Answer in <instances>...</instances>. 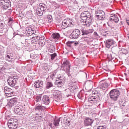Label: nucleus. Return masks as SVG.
<instances>
[{"mask_svg": "<svg viewBox=\"0 0 129 129\" xmlns=\"http://www.w3.org/2000/svg\"><path fill=\"white\" fill-rule=\"evenodd\" d=\"M46 10H47V6L44 3H40L37 8V13L41 16L43 15Z\"/></svg>", "mask_w": 129, "mask_h": 129, "instance_id": "1", "label": "nucleus"}, {"mask_svg": "<svg viewBox=\"0 0 129 129\" xmlns=\"http://www.w3.org/2000/svg\"><path fill=\"white\" fill-rule=\"evenodd\" d=\"M120 92L117 89L112 90L110 92V98L114 101H117Z\"/></svg>", "mask_w": 129, "mask_h": 129, "instance_id": "2", "label": "nucleus"}, {"mask_svg": "<svg viewBox=\"0 0 129 129\" xmlns=\"http://www.w3.org/2000/svg\"><path fill=\"white\" fill-rule=\"evenodd\" d=\"M73 21L72 20L70 19V18H67L62 21L61 28L63 29H66L68 27H70L73 25Z\"/></svg>", "mask_w": 129, "mask_h": 129, "instance_id": "3", "label": "nucleus"}, {"mask_svg": "<svg viewBox=\"0 0 129 129\" xmlns=\"http://www.w3.org/2000/svg\"><path fill=\"white\" fill-rule=\"evenodd\" d=\"M96 17L98 20H103L105 18V13L103 10H97L96 11Z\"/></svg>", "mask_w": 129, "mask_h": 129, "instance_id": "4", "label": "nucleus"}, {"mask_svg": "<svg viewBox=\"0 0 129 129\" xmlns=\"http://www.w3.org/2000/svg\"><path fill=\"white\" fill-rule=\"evenodd\" d=\"M0 4L3 9L7 10L11 5V2L10 0H0Z\"/></svg>", "mask_w": 129, "mask_h": 129, "instance_id": "5", "label": "nucleus"}, {"mask_svg": "<svg viewBox=\"0 0 129 129\" xmlns=\"http://www.w3.org/2000/svg\"><path fill=\"white\" fill-rule=\"evenodd\" d=\"M17 81H18V79L15 78L14 76H12L11 77H9L8 80V82L9 85L12 86V87L15 86Z\"/></svg>", "mask_w": 129, "mask_h": 129, "instance_id": "6", "label": "nucleus"}, {"mask_svg": "<svg viewBox=\"0 0 129 129\" xmlns=\"http://www.w3.org/2000/svg\"><path fill=\"white\" fill-rule=\"evenodd\" d=\"M100 101V97L99 95L95 96V97H91L89 99V101L90 103L96 104L97 102H99Z\"/></svg>", "mask_w": 129, "mask_h": 129, "instance_id": "7", "label": "nucleus"}, {"mask_svg": "<svg viewBox=\"0 0 129 129\" xmlns=\"http://www.w3.org/2000/svg\"><path fill=\"white\" fill-rule=\"evenodd\" d=\"M80 31L79 29H76L73 31L70 36L72 37L73 39H77L80 37Z\"/></svg>", "mask_w": 129, "mask_h": 129, "instance_id": "8", "label": "nucleus"}, {"mask_svg": "<svg viewBox=\"0 0 129 129\" xmlns=\"http://www.w3.org/2000/svg\"><path fill=\"white\" fill-rule=\"evenodd\" d=\"M33 27V26H30L26 28V33L29 34L30 36L36 33V31L34 29V28H32Z\"/></svg>", "mask_w": 129, "mask_h": 129, "instance_id": "9", "label": "nucleus"}, {"mask_svg": "<svg viewBox=\"0 0 129 129\" xmlns=\"http://www.w3.org/2000/svg\"><path fill=\"white\" fill-rule=\"evenodd\" d=\"M83 20V22H85L86 24V25L89 27L90 25H91L92 19L91 16H90L88 17H86V18L85 20Z\"/></svg>", "mask_w": 129, "mask_h": 129, "instance_id": "10", "label": "nucleus"}, {"mask_svg": "<svg viewBox=\"0 0 129 129\" xmlns=\"http://www.w3.org/2000/svg\"><path fill=\"white\" fill-rule=\"evenodd\" d=\"M91 16L90 13L88 11H84L81 14V20H85L86 18Z\"/></svg>", "mask_w": 129, "mask_h": 129, "instance_id": "11", "label": "nucleus"}, {"mask_svg": "<svg viewBox=\"0 0 129 129\" xmlns=\"http://www.w3.org/2000/svg\"><path fill=\"white\" fill-rule=\"evenodd\" d=\"M17 102V98H13V99H11L8 105L10 107H12L13 106H14L15 104H16Z\"/></svg>", "mask_w": 129, "mask_h": 129, "instance_id": "12", "label": "nucleus"}, {"mask_svg": "<svg viewBox=\"0 0 129 129\" xmlns=\"http://www.w3.org/2000/svg\"><path fill=\"white\" fill-rule=\"evenodd\" d=\"M42 101L43 104L48 105L49 103V98L47 95L43 96Z\"/></svg>", "mask_w": 129, "mask_h": 129, "instance_id": "13", "label": "nucleus"}, {"mask_svg": "<svg viewBox=\"0 0 129 129\" xmlns=\"http://www.w3.org/2000/svg\"><path fill=\"white\" fill-rule=\"evenodd\" d=\"M109 20L112 22H114L115 23H117L119 21V18L117 16H116L115 15H113L110 17Z\"/></svg>", "mask_w": 129, "mask_h": 129, "instance_id": "14", "label": "nucleus"}, {"mask_svg": "<svg viewBox=\"0 0 129 129\" xmlns=\"http://www.w3.org/2000/svg\"><path fill=\"white\" fill-rule=\"evenodd\" d=\"M62 65H63L64 68L67 69V71H69L70 69V64L68 60H66L63 62Z\"/></svg>", "mask_w": 129, "mask_h": 129, "instance_id": "15", "label": "nucleus"}, {"mask_svg": "<svg viewBox=\"0 0 129 129\" xmlns=\"http://www.w3.org/2000/svg\"><path fill=\"white\" fill-rule=\"evenodd\" d=\"M92 122L93 120L91 119H89V118H87L84 121L85 125L86 126L90 125Z\"/></svg>", "mask_w": 129, "mask_h": 129, "instance_id": "16", "label": "nucleus"}, {"mask_svg": "<svg viewBox=\"0 0 129 129\" xmlns=\"http://www.w3.org/2000/svg\"><path fill=\"white\" fill-rule=\"evenodd\" d=\"M108 86V85L107 83H104L101 84L100 85V89L102 90L103 91L106 90V89H107V87Z\"/></svg>", "mask_w": 129, "mask_h": 129, "instance_id": "17", "label": "nucleus"}, {"mask_svg": "<svg viewBox=\"0 0 129 129\" xmlns=\"http://www.w3.org/2000/svg\"><path fill=\"white\" fill-rule=\"evenodd\" d=\"M113 43V41L111 39L107 40L106 42V47L109 48Z\"/></svg>", "mask_w": 129, "mask_h": 129, "instance_id": "18", "label": "nucleus"}, {"mask_svg": "<svg viewBox=\"0 0 129 129\" xmlns=\"http://www.w3.org/2000/svg\"><path fill=\"white\" fill-rule=\"evenodd\" d=\"M14 112L18 115H21L22 112V109L21 107H16L14 108Z\"/></svg>", "mask_w": 129, "mask_h": 129, "instance_id": "19", "label": "nucleus"}, {"mask_svg": "<svg viewBox=\"0 0 129 129\" xmlns=\"http://www.w3.org/2000/svg\"><path fill=\"white\" fill-rule=\"evenodd\" d=\"M8 125L10 129H16L18 126V124L16 123H8Z\"/></svg>", "mask_w": 129, "mask_h": 129, "instance_id": "20", "label": "nucleus"}, {"mask_svg": "<svg viewBox=\"0 0 129 129\" xmlns=\"http://www.w3.org/2000/svg\"><path fill=\"white\" fill-rule=\"evenodd\" d=\"M43 85V82H39V81L35 82V85H34V87L36 88H39Z\"/></svg>", "mask_w": 129, "mask_h": 129, "instance_id": "21", "label": "nucleus"}, {"mask_svg": "<svg viewBox=\"0 0 129 129\" xmlns=\"http://www.w3.org/2000/svg\"><path fill=\"white\" fill-rule=\"evenodd\" d=\"M42 116H39V114L38 113L35 114V121H37L38 122H40L42 121Z\"/></svg>", "mask_w": 129, "mask_h": 129, "instance_id": "22", "label": "nucleus"}, {"mask_svg": "<svg viewBox=\"0 0 129 129\" xmlns=\"http://www.w3.org/2000/svg\"><path fill=\"white\" fill-rule=\"evenodd\" d=\"M46 43V39H43L39 40V42L38 43L39 46L40 47H43V46H44Z\"/></svg>", "mask_w": 129, "mask_h": 129, "instance_id": "23", "label": "nucleus"}, {"mask_svg": "<svg viewBox=\"0 0 129 129\" xmlns=\"http://www.w3.org/2000/svg\"><path fill=\"white\" fill-rule=\"evenodd\" d=\"M18 124V120L15 119H11L8 121V124Z\"/></svg>", "mask_w": 129, "mask_h": 129, "instance_id": "24", "label": "nucleus"}, {"mask_svg": "<svg viewBox=\"0 0 129 129\" xmlns=\"http://www.w3.org/2000/svg\"><path fill=\"white\" fill-rule=\"evenodd\" d=\"M4 91L6 94H8L9 92H12L13 90L8 87H5L4 88Z\"/></svg>", "mask_w": 129, "mask_h": 129, "instance_id": "25", "label": "nucleus"}, {"mask_svg": "<svg viewBox=\"0 0 129 129\" xmlns=\"http://www.w3.org/2000/svg\"><path fill=\"white\" fill-rule=\"evenodd\" d=\"M54 95L55 96V97L59 98L62 96V93L60 91H56L54 92Z\"/></svg>", "mask_w": 129, "mask_h": 129, "instance_id": "26", "label": "nucleus"}, {"mask_svg": "<svg viewBox=\"0 0 129 129\" xmlns=\"http://www.w3.org/2000/svg\"><path fill=\"white\" fill-rule=\"evenodd\" d=\"M52 37L54 39H58L59 38L60 35H59V33H53V34H52Z\"/></svg>", "mask_w": 129, "mask_h": 129, "instance_id": "27", "label": "nucleus"}, {"mask_svg": "<svg viewBox=\"0 0 129 129\" xmlns=\"http://www.w3.org/2000/svg\"><path fill=\"white\" fill-rule=\"evenodd\" d=\"M52 86H53V84L52 82H47L46 83V89H50L51 87H52Z\"/></svg>", "mask_w": 129, "mask_h": 129, "instance_id": "28", "label": "nucleus"}, {"mask_svg": "<svg viewBox=\"0 0 129 129\" xmlns=\"http://www.w3.org/2000/svg\"><path fill=\"white\" fill-rule=\"evenodd\" d=\"M55 83H56L57 85H60L59 87H61V86L63 85V83L62 80H56V82H55Z\"/></svg>", "mask_w": 129, "mask_h": 129, "instance_id": "29", "label": "nucleus"}, {"mask_svg": "<svg viewBox=\"0 0 129 129\" xmlns=\"http://www.w3.org/2000/svg\"><path fill=\"white\" fill-rule=\"evenodd\" d=\"M60 118H59L57 120H54V124L55 126H58L59 125Z\"/></svg>", "mask_w": 129, "mask_h": 129, "instance_id": "30", "label": "nucleus"}, {"mask_svg": "<svg viewBox=\"0 0 129 129\" xmlns=\"http://www.w3.org/2000/svg\"><path fill=\"white\" fill-rule=\"evenodd\" d=\"M64 94L67 95V96H69L71 94V91L69 89H66L65 90V92H64Z\"/></svg>", "mask_w": 129, "mask_h": 129, "instance_id": "31", "label": "nucleus"}, {"mask_svg": "<svg viewBox=\"0 0 129 129\" xmlns=\"http://www.w3.org/2000/svg\"><path fill=\"white\" fill-rule=\"evenodd\" d=\"M14 92L12 91V92H10V93H8L6 94V96L8 97H11L13 96Z\"/></svg>", "mask_w": 129, "mask_h": 129, "instance_id": "32", "label": "nucleus"}, {"mask_svg": "<svg viewBox=\"0 0 129 129\" xmlns=\"http://www.w3.org/2000/svg\"><path fill=\"white\" fill-rule=\"evenodd\" d=\"M47 19H48V23H51L52 21V16L50 15L47 16Z\"/></svg>", "mask_w": 129, "mask_h": 129, "instance_id": "33", "label": "nucleus"}, {"mask_svg": "<svg viewBox=\"0 0 129 129\" xmlns=\"http://www.w3.org/2000/svg\"><path fill=\"white\" fill-rule=\"evenodd\" d=\"M57 56L56 53H54L51 54V60H53L54 58Z\"/></svg>", "mask_w": 129, "mask_h": 129, "instance_id": "34", "label": "nucleus"}, {"mask_svg": "<svg viewBox=\"0 0 129 129\" xmlns=\"http://www.w3.org/2000/svg\"><path fill=\"white\" fill-rule=\"evenodd\" d=\"M38 37L36 35V36L33 37L31 38V40L33 42H35V41H34V40H35V41H36L38 40Z\"/></svg>", "mask_w": 129, "mask_h": 129, "instance_id": "35", "label": "nucleus"}, {"mask_svg": "<svg viewBox=\"0 0 129 129\" xmlns=\"http://www.w3.org/2000/svg\"><path fill=\"white\" fill-rule=\"evenodd\" d=\"M72 43H74V42L68 41V42H67V46H68V47H71V45Z\"/></svg>", "mask_w": 129, "mask_h": 129, "instance_id": "36", "label": "nucleus"}, {"mask_svg": "<svg viewBox=\"0 0 129 129\" xmlns=\"http://www.w3.org/2000/svg\"><path fill=\"white\" fill-rule=\"evenodd\" d=\"M36 109L37 110H42V106L41 105H38L36 106Z\"/></svg>", "mask_w": 129, "mask_h": 129, "instance_id": "37", "label": "nucleus"}, {"mask_svg": "<svg viewBox=\"0 0 129 129\" xmlns=\"http://www.w3.org/2000/svg\"><path fill=\"white\" fill-rule=\"evenodd\" d=\"M97 129H106L104 126H98Z\"/></svg>", "mask_w": 129, "mask_h": 129, "instance_id": "38", "label": "nucleus"}, {"mask_svg": "<svg viewBox=\"0 0 129 129\" xmlns=\"http://www.w3.org/2000/svg\"><path fill=\"white\" fill-rule=\"evenodd\" d=\"M5 25H4V23L0 22V29H3L4 28Z\"/></svg>", "mask_w": 129, "mask_h": 129, "instance_id": "39", "label": "nucleus"}, {"mask_svg": "<svg viewBox=\"0 0 129 129\" xmlns=\"http://www.w3.org/2000/svg\"><path fill=\"white\" fill-rule=\"evenodd\" d=\"M61 14V12L60 11H58L56 12V15L60 16V15Z\"/></svg>", "mask_w": 129, "mask_h": 129, "instance_id": "40", "label": "nucleus"}, {"mask_svg": "<svg viewBox=\"0 0 129 129\" xmlns=\"http://www.w3.org/2000/svg\"><path fill=\"white\" fill-rule=\"evenodd\" d=\"M83 34L87 35L89 33V32L88 31H85L83 32Z\"/></svg>", "mask_w": 129, "mask_h": 129, "instance_id": "41", "label": "nucleus"}, {"mask_svg": "<svg viewBox=\"0 0 129 129\" xmlns=\"http://www.w3.org/2000/svg\"><path fill=\"white\" fill-rule=\"evenodd\" d=\"M6 60H7V61H9V62H13V60H12V58H11V59H7Z\"/></svg>", "mask_w": 129, "mask_h": 129, "instance_id": "42", "label": "nucleus"}, {"mask_svg": "<svg viewBox=\"0 0 129 129\" xmlns=\"http://www.w3.org/2000/svg\"><path fill=\"white\" fill-rule=\"evenodd\" d=\"M7 57L9 59L11 58L10 55H9V54L7 55Z\"/></svg>", "mask_w": 129, "mask_h": 129, "instance_id": "43", "label": "nucleus"}, {"mask_svg": "<svg viewBox=\"0 0 129 129\" xmlns=\"http://www.w3.org/2000/svg\"><path fill=\"white\" fill-rule=\"evenodd\" d=\"M41 101V99L40 98H38V99L37 100H36V102H39Z\"/></svg>", "mask_w": 129, "mask_h": 129, "instance_id": "44", "label": "nucleus"}, {"mask_svg": "<svg viewBox=\"0 0 129 129\" xmlns=\"http://www.w3.org/2000/svg\"><path fill=\"white\" fill-rule=\"evenodd\" d=\"M126 23H127V25L129 26V20H126Z\"/></svg>", "mask_w": 129, "mask_h": 129, "instance_id": "45", "label": "nucleus"}, {"mask_svg": "<svg viewBox=\"0 0 129 129\" xmlns=\"http://www.w3.org/2000/svg\"><path fill=\"white\" fill-rule=\"evenodd\" d=\"M57 1H58L59 2H62V1H64L65 0H57Z\"/></svg>", "mask_w": 129, "mask_h": 129, "instance_id": "46", "label": "nucleus"}, {"mask_svg": "<svg viewBox=\"0 0 129 129\" xmlns=\"http://www.w3.org/2000/svg\"><path fill=\"white\" fill-rule=\"evenodd\" d=\"M127 37L129 38V34H127Z\"/></svg>", "mask_w": 129, "mask_h": 129, "instance_id": "47", "label": "nucleus"}, {"mask_svg": "<svg viewBox=\"0 0 129 129\" xmlns=\"http://www.w3.org/2000/svg\"><path fill=\"white\" fill-rule=\"evenodd\" d=\"M128 76H129V70H128Z\"/></svg>", "mask_w": 129, "mask_h": 129, "instance_id": "48", "label": "nucleus"}, {"mask_svg": "<svg viewBox=\"0 0 129 129\" xmlns=\"http://www.w3.org/2000/svg\"><path fill=\"white\" fill-rule=\"evenodd\" d=\"M93 94L95 95V92H94V93L93 92Z\"/></svg>", "mask_w": 129, "mask_h": 129, "instance_id": "49", "label": "nucleus"}, {"mask_svg": "<svg viewBox=\"0 0 129 129\" xmlns=\"http://www.w3.org/2000/svg\"><path fill=\"white\" fill-rule=\"evenodd\" d=\"M95 34L96 35H97V33H95Z\"/></svg>", "mask_w": 129, "mask_h": 129, "instance_id": "50", "label": "nucleus"}, {"mask_svg": "<svg viewBox=\"0 0 129 129\" xmlns=\"http://www.w3.org/2000/svg\"><path fill=\"white\" fill-rule=\"evenodd\" d=\"M8 93H10V92H9Z\"/></svg>", "mask_w": 129, "mask_h": 129, "instance_id": "51", "label": "nucleus"}, {"mask_svg": "<svg viewBox=\"0 0 129 129\" xmlns=\"http://www.w3.org/2000/svg\"><path fill=\"white\" fill-rule=\"evenodd\" d=\"M2 106V105L1 104H0V106Z\"/></svg>", "mask_w": 129, "mask_h": 129, "instance_id": "52", "label": "nucleus"}, {"mask_svg": "<svg viewBox=\"0 0 129 129\" xmlns=\"http://www.w3.org/2000/svg\"><path fill=\"white\" fill-rule=\"evenodd\" d=\"M49 51L51 52V50H49Z\"/></svg>", "mask_w": 129, "mask_h": 129, "instance_id": "53", "label": "nucleus"}, {"mask_svg": "<svg viewBox=\"0 0 129 129\" xmlns=\"http://www.w3.org/2000/svg\"><path fill=\"white\" fill-rule=\"evenodd\" d=\"M128 50H129V47H128Z\"/></svg>", "mask_w": 129, "mask_h": 129, "instance_id": "54", "label": "nucleus"}]
</instances>
